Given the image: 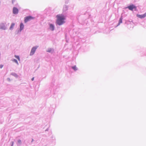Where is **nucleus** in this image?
Returning <instances> with one entry per match:
<instances>
[{"mask_svg":"<svg viewBox=\"0 0 146 146\" xmlns=\"http://www.w3.org/2000/svg\"><path fill=\"white\" fill-rule=\"evenodd\" d=\"M57 18L56 23L59 25H62L65 22L64 20L65 19V16L62 14H58L56 16Z\"/></svg>","mask_w":146,"mask_h":146,"instance_id":"f257e3e1","label":"nucleus"},{"mask_svg":"<svg viewBox=\"0 0 146 146\" xmlns=\"http://www.w3.org/2000/svg\"><path fill=\"white\" fill-rule=\"evenodd\" d=\"M34 17L30 16H29L27 17H25L24 18V22L25 23H26L27 22L34 19Z\"/></svg>","mask_w":146,"mask_h":146,"instance_id":"f03ea898","label":"nucleus"},{"mask_svg":"<svg viewBox=\"0 0 146 146\" xmlns=\"http://www.w3.org/2000/svg\"><path fill=\"white\" fill-rule=\"evenodd\" d=\"M37 47V46H35L33 47L31 50V52L30 53V55H33L35 53L36 49Z\"/></svg>","mask_w":146,"mask_h":146,"instance_id":"7ed1b4c3","label":"nucleus"},{"mask_svg":"<svg viewBox=\"0 0 146 146\" xmlns=\"http://www.w3.org/2000/svg\"><path fill=\"white\" fill-rule=\"evenodd\" d=\"M127 8L130 10L133 11V9H136V7L133 5L128 6Z\"/></svg>","mask_w":146,"mask_h":146,"instance_id":"20e7f679","label":"nucleus"},{"mask_svg":"<svg viewBox=\"0 0 146 146\" xmlns=\"http://www.w3.org/2000/svg\"><path fill=\"white\" fill-rule=\"evenodd\" d=\"M18 9L16 7H14L13 9V13L15 14L18 13Z\"/></svg>","mask_w":146,"mask_h":146,"instance_id":"39448f33","label":"nucleus"},{"mask_svg":"<svg viewBox=\"0 0 146 146\" xmlns=\"http://www.w3.org/2000/svg\"><path fill=\"white\" fill-rule=\"evenodd\" d=\"M137 17L141 19L144 18L146 16V13L143 15H137Z\"/></svg>","mask_w":146,"mask_h":146,"instance_id":"423d86ee","label":"nucleus"},{"mask_svg":"<svg viewBox=\"0 0 146 146\" xmlns=\"http://www.w3.org/2000/svg\"><path fill=\"white\" fill-rule=\"evenodd\" d=\"M24 27V26L23 23H21L20 25V31H21L23 29Z\"/></svg>","mask_w":146,"mask_h":146,"instance_id":"0eeeda50","label":"nucleus"},{"mask_svg":"<svg viewBox=\"0 0 146 146\" xmlns=\"http://www.w3.org/2000/svg\"><path fill=\"white\" fill-rule=\"evenodd\" d=\"M50 28L52 31H53L54 29V27L52 24L50 25Z\"/></svg>","mask_w":146,"mask_h":146,"instance_id":"6e6552de","label":"nucleus"},{"mask_svg":"<svg viewBox=\"0 0 146 146\" xmlns=\"http://www.w3.org/2000/svg\"><path fill=\"white\" fill-rule=\"evenodd\" d=\"M122 19H123V18H122V17H121L119 19L118 24V25H119L121 23H122Z\"/></svg>","mask_w":146,"mask_h":146,"instance_id":"1a4fd4ad","label":"nucleus"},{"mask_svg":"<svg viewBox=\"0 0 146 146\" xmlns=\"http://www.w3.org/2000/svg\"><path fill=\"white\" fill-rule=\"evenodd\" d=\"M15 23H12L11 24V25L10 27V29H13V27H14V26H15Z\"/></svg>","mask_w":146,"mask_h":146,"instance_id":"9d476101","label":"nucleus"},{"mask_svg":"<svg viewBox=\"0 0 146 146\" xmlns=\"http://www.w3.org/2000/svg\"><path fill=\"white\" fill-rule=\"evenodd\" d=\"M15 56L16 58L19 61L20 60V58L19 56L15 55Z\"/></svg>","mask_w":146,"mask_h":146,"instance_id":"9b49d317","label":"nucleus"},{"mask_svg":"<svg viewBox=\"0 0 146 146\" xmlns=\"http://www.w3.org/2000/svg\"><path fill=\"white\" fill-rule=\"evenodd\" d=\"M13 61L15 62L16 63L18 64V62H17V61L15 59H14L13 60Z\"/></svg>","mask_w":146,"mask_h":146,"instance_id":"f8f14e48","label":"nucleus"},{"mask_svg":"<svg viewBox=\"0 0 146 146\" xmlns=\"http://www.w3.org/2000/svg\"><path fill=\"white\" fill-rule=\"evenodd\" d=\"M72 68L74 70H77V69L76 68V66H73L72 67Z\"/></svg>","mask_w":146,"mask_h":146,"instance_id":"ddd939ff","label":"nucleus"},{"mask_svg":"<svg viewBox=\"0 0 146 146\" xmlns=\"http://www.w3.org/2000/svg\"><path fill=\"white\" fill-rule=\"evenodd\" d=\"M3 66V65L2 64H1L0 65V68H2Z\"/></svg>","mask_w":146,"mask_h":146,"instance_id":"4468645a","label":"nucleus"},{"mask_svg":"<svg viewBox=\"0 0 146 146\" xmlns=\"http://www.w3.org/2000/svg\"><path fill=\"white\" fill-rule=\"evenodd\" d=\"M18 142L19 143H21V140H19L18 141Z\"/></svg>","mask_w":146,"mask_h":146,"instance_id":"2eb2a0df","label":"nucleus"},{"mask_svg":"<svg viewBox=\"0 0 146 146\" xmlns=\"http://www.w3.org/2000/svg\"><path fill=\"white\" fill-rule=\"evenodd\" d=\"M51 50V49H50V50H48L47 51L48 52H50Z\"/></svg>","mask_w":146,"mask_h":146,"instance_id":"dca6fc26","label":"nucleus"},{"mask_svg":"<svg viewBox=\"0 0 146 146\" xmlns=\"http://www.w3.org/2000/svg\"><path fill=\"white\" fill-rule=\"evenodd\" d=\"M31 80H32V81H33L34 80V77Z\"/></svg>","mask_w":146,"mask_h":146,"instance_id":"f3484780","label":"nucleus"},{"mask_svg":"<svg viewBox=\"0 0 146 146\" xmlns=\"http://www.w3.org/2000/svg\"><path fill=\"white\" fill-rule=\"evenodd\" d=\"M13 145V144H12V145Z\"/></svg>","mask_w":146,"mask_h":146,"instance_id":"a211bd4d","label":"nucleus"}]
</instances>
